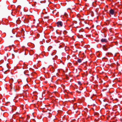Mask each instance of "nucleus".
Returning a JSON list of instances; mask_svg holds the SVG:
<instances>
[{"mask_svg": "<svg viewBox=\"0 0 122 122\" xmlns=\"http://www.w3.org/2000/svg\"><path fill=\"white\" fill-rule=\"evenodd\" d=\"M63 26V34L64 35L66 34L67 33V32L66 30H64V28L65 26V25H63V24L61 22V27Z\"/></svg>", "mask_w": 122, "mask_h": 122, "instance_id": "obj_1", "label": "nucleus"}, {"mask_svg": "<svg viewBox=\"0 0 122 122\" xmlns=\"http://www.w3.org/2000/svg\"><path fill=\"white\" fill-rule=\"evenodd\" d=\"M57 25L58 27L61 26V21H59L57 23Z\"/></svg>", "mask_w": 122, "mask_h": 122, "instance_id": "obj_2", "label": "nucleus"}, {"mask_svg": "<svg viewBox=\"0 0 122 122\" xmlns=\"http://www.w3.org/2000/svg\"><path fill=\"white\" fill-rule=\"evenodd\" d=\"M109 13L113 15L114 13V11L113 10L111 9L109 11Z\"/></svg>", "mask_w": 122, "mask_h": 122, "instance_id": "obj_3", "label": "nucleus"}, {"mask_svg": "<svg viewBox=\"0 0 122 122\" xmlns=\"http://www.w3.org/2000/svg\"><path fill=\"white\" fill-rule=\"evenodd\" d=\"M107 41V40L106 39H102L101 40V41L102 42H106Z\"/></svg>", "mask_w": 122, "mask_h": 122, "instance_id": "obj_4", "label": "nucleus"}, {"mask_svg": "<svg viewBox=\"0 0 122 122\" xmlns=\"http://www.w3.org/2000/svg\"><path fill=\"white\" fill-rule=\"evenodd\" d=\"M65 47H63V48L61 49V52H62V53H63L64 52H65L66 51V50L65 49Z\"/></svg>", "mask_w": 122, "mask_h": 122, "instance_id": "obj_5", "label": "nucleus"}, {"mask_svg": "<svg viewBox=\"0 0 122 122\" xmlns=\"http://www.w3.org/2000/svg\"><path fill=\"white\" fill-rule=\"evenodd\" d=\"M103 48L105 51H107V48L106 47V46L105 45H103Z\"/></svg>", "mask_w": 122, "mask_h": 122, "instance_id": "obj_6", "label": "nucleus"}, {"mask_svg": "<svg viewBox=\"0 0 122 122\" xmlns=\"http://www.w3.org/2000/svg\"><path fill=\"white\" fill-rule=\"evenodd\" d=\"M77 61L79 63H81V59H79L77 60Z\"/></svg>", "mask_w": 122, "mask_h": 122, "instance_id": "obj_7", "label": "nucleus"}, {"mask_svg": "<svg viewBox=\"0 0 122 122\" xmlns=\"http://www.w3.org/2000/svg\"><path fill=\"white\" fill-rule=\"evenodd\" d=\"M61 87H63V90H64L65 89V86L64 85H63L61 84Z\"/></svg>", "mask_w": 122, "mask_h": 122, "instance_id": "obj_8", "label": "nucleus"}, {"mask_svg": "<svg viewBox=\"0 0 122 122\" xmlns=\"http://www.w3.org/2000/svg\"><path fill=\"white\" fill-rule=\"evenodd\" d=\"M63 63V65H64V63ZM62 68L63 69V70H66V69H65V66L64 65H63L62 66Z\"/></svg>", "mask_w": 122, "mask_h": 122, "instance_id": "obj_9", "label": "nucleus"}, {"mask_svg": "<svg viewBox=\"0 0 122 122\" xmlns=\"http://www.w3.org/2000/svg\"><path fill=\"white\" fill-rule=\"evenodd\" d=\"M63 17H64V16H65L66 17V16L67 15V14H66L64 12H63Z\"/></svg>", "mask_w": 122, "mask_h": 122, "instance_id": "obj_10", "label": "nucleus"}, {"mask_svg": "<svg viewBox=\"0 0 122 122\" xmlns=\"http://www.w3.org/2000/svg\"><path fill=\"white\" fill-rule=\"evenodd\" d=\"M63 74H64L65 75H66V73H65V71L64 70H63Z\"/></svg>", "mask_w": 122, "mask_h": 122, "instance_id": "obj_11", "label": "nucleus"}, {"mask_svg": "<svg viewBox=\"0 0 122 122\" xmlns=\"http://www.w3.org/2000/svg\"><path fill=\"white\" fill-rule=\"evenodd\" d=\"M78 83L79 85H80L81 84V82L80 81H78Z\"/></svg>", "mask_w": 122, "mask_h": 122, "instance_id": "obj_12", "label": "nucleus"}, {"mask_svg": "<svg viewBox=\"0 0 122 122\" xmlns=\"http://www.w3.org/2000/svg\"><path fill=\"white\" fill-rule=\"evenodd\" d=\"M76 92H79V93H80L81 92H79L78 91H77Z\"/></svg>", "mask_w": 122, "mask_h": 122, "instance_id": "obj_13", "label": "nucleus"}, {"mask_svg": "<svg viewBox=\"0 0 122 122\" xmlns=\"http://www.w3.org/2000/svg\"><path fill=\"white\" fill-rule=\"evenodd\" d=\"M78 40L79 41H80L81 42L82 41V39L81 40Z\"/></svg>", "mask_w": 122, "mask_h": 122, "instance_id": "obj_14", "label": "nucleus"}, {"mask_svg": "<svg viewBox=\"0 0 122 122\" xmlns=\"http://www.w3.org/2000/svg\"><path fill=\"white\" fill-rule=\"evenodd\" d=\"M1 94H0V97H1ZM1 99V98L0 97V99Z\"/></svg>", "mask_w": 122, "mask_h": 122, "instance_id": "obj_15", "label": "nucleus"}, {"mask_svg": "<svg viewBox=\"0 0 122 122\" xmlns=\"http://www.w3.org/2000/svg\"><path fill=\"white\" fill-rule=\"evenodd\" d=\"M62 45H63V46H64V45H64V44H62V45H61V46H62Z\"/></svg>", "mask_w": 122, "mask_h": 122, "instance_id": "obj_16", "label": "nucleus"}, {"mask_svg": "<svg viewBox=\"0 0 122 122\" xmlns=\"http://www.w3.org/2000/svg\"><path fill=\"white\" fill-rule=\"evenodd\" d=\"M64 17H62L61 16V20H62V18H64Z\"/></svg>", "mask_w": 122, "mask_h": 122, "instance_id": "obj_17", "label": "nucleus"}, {"mask_svg": "<svg viewBox=\"0 0 122 122\" xmlns=\"http://www.w3.org/2000/svg\"><path fill=\"white\" fill-rule=\"evenodd\" d=\"M85 1H87V0H84Z\"/></svg>", "mask_w": 122, "mask_h": 122, "instance_id": "obj_18", "label": "nucleus"}, {"mask_svg": "<svg viewBox=\"0 0 122 122\" xmlns=\"http://www.w3.org/2000/svg\"><path fill=\"white\" fill-rule=\"evenodd\" d=\"M63 43V42L61 41V43Z\"/></svg>", "mask_w": 122, "mask_h": 122, "instance_id": "obj_19", "label": "nucleus"}, {"mask_svg": "<svg viewBox=\"0 0 122 122\" xmlns=\"http://www.w3.org/2000/svg\"><path fill=\"white\" fill-rule=\"evenodd\" d=\"M65 90H64L63 91L64 92H65Z\"/></svg>", "mask_w": 122, "mask_h": 122, "instance_id": "obj_20", "label": "nucleus"}, {"mask_svg": "<svg viewBox=\"0 0 122 122\" xmlns=\"http://www.w3.org/2000/svg\"><path fill=\"white\" fill-rule=\"evenodd\" d=\"M93 106H95V104H94V105H93Z\"/></svg>", "mask_w": 122, "mask_h": 122, "instance_id": "obj_21", "label": "nucleus"}, {"mask_svg": "<svg viewBox=\"0 0 122 122\" xmlns=\"http://www.w3.org/2000/svg\"><path fill=\"white\" fill-rule=\"evenodd\" d=\"M61 63H62V61H61Z\"/></svg>", "mask_w": 122, "mask_h": 122, "instance_id": "obj_22", "label": "nucleus"}, {"mask_svg": "<svg viewBox=\"0 0 122 122\" xmlns=\"http://www.w3.org/2000/svg\"><path fill=\"white\" fill-rule=\"evenodd\" d=\"M61 70H63V69H62V68H61Z\"/></svg>", "mask_w": 122, "mask_h": 122, "instance_id": "obj_23", "label": "nucleus"}, {"mask_svg": "<svg viewBox=\"0 0 122 122\" xmlns=\"http://www.w3.org/2000/svg\"><path fill=\"white\" fill-rule=\"evenodd\" d=\"M60 47H61V45H60Z\"/></svg>", "mask_w": 122, "mask_h": 122, "instance_id": "obj_24", "label": "nucleus"}, {"mask_svg": "<svg viewBox=\"0 0 122 122\" xmlns=\"http://www.w3.org/2000/svg\"><path fill=\"white\" fill-rule=\"evenodd\" d=\"M63 36L64 37V35H63Z\"/></svg>", "mask_w": 122, "mask_h": 122, "instance_id": "obj_25", "label": "nucleus"}]
</instances>
